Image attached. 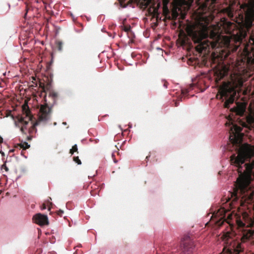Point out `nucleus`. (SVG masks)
Masks as SVG:
<instances>
[{"label": "nucleus", "instance_id": "obj_1", "mask_svg": "<svg viewBox=\"0 0 254 254\" xmlns=\"http://www.w3.org/2000/svg\"><path fill=\"white\" fill-rule=\"evenodd\" d=\"M242 128L236 125H232L230 130L229 140L238 150L237 156L232 155L230 157L232 165L238 167L239 176L235 183V187L232 192L229 191L227 202L231 209L238 207L242 203V199L251 194V186L250 185L251 174L254 169V160L251 163H245L243 169L242 165L249 158L254 157V148L253 149L248 144H243V134L241 133Z\"/></svg>", "mask_w": 254, "mask_h": 254}, {"label": "nucleus", "instance_id": "obj_2", "mask_svg": "<svg viewBox=\"0 0 254 254\" xmlns=\"http://www.w3.org/2000/svg\"><path fill=\"white\" fill-rule=\"evenodd\" d=\"M222 238L225 245L219 254H239L244 251L243 243L254 240V230L249 229L244 231L241 243L235 239L233 233L229 232L224 233Z\"/></svg>", "mask_w": 254, "mask_h": 254}, {"label": "nucleus", "instance_id": "obj_3", "mask_svg": "<svg viewBox=\"0 0 254 254\" xmlns=\"http://www.w3.org/2000/svg\"><path fill=\"white\" fill-rule=\"evenodd\" d=\"M243 84L242 78H236L230 82H223L219 87L216 97L222 101L226 100L224 104L225 108H229L230 105L234 103L237 92L242 91Z\"/></svg>", "mask_w": 254, "mask_h": 254}, {"label": "nucleus", "instance_id": "obj_4", "mask_svg": "<svg viewBox=\"0 0 254 254\" xmlns=\"http://www.w3.org/2000/svg\"><path fill=\"white\" fill-rule=\"evenodd\" d=\"M40 86L43 90L40 96L44 97L45 104L41 106L38 121L46 122L51 118L52 107L56 104L58 95L53 90L51 82H48L46 85Z\"/></svg>", "mask_w": 254, "mask_h": 254}, {"label": "nucleus", "instance_id": "obj_5", "mask_svg": "<svg viewBox=\"0 0 254 254\" xmlns=\"http://www.w3.org/2000/svg\"><path fill=\"white\" fill-rule=\"evenodd\" d=\"M189 34L194 43L197 44L195 49L199 53H201L203 50L205 51L209 48L210 43L206 39L209 35L210 38L213 40H217L219 37L218 32L209 29L206 26L198 30H191Z\"/></svg>", "mask_w": 254, "mask_h": 254}, {"label": "nucleus", "instance_id": "obj_6", "mask_svg": "<svg viewBox=\"0 0 254 254\" xmlns=\"http://www.w3.org/2000/svg\"><path fill=\"white\" fill-rule=\"evenodd\" d=\"M226 215V210L223 208H220L216 214H213L212 217H218L215 222V224L218 226H221L226 219L232 220L235 219L238 227H244L245 226V224L241 220V216L237 214H233L232 213H229L227 215Z\"/></svg>", "mask_w": 254, "mask_h": 254}, {"label": "nucleus", "instance_id": "obj_7", "mask_svg": "<svg viewBox=\"0 0 254 254\" xmlns=\"http://www.w3.org/2000/svg\"><path fill=\"white\" fill-rule=\"evenodd\" d=\"M181 245L183 246L182 251L184 254H190L192 253L194 250V242L189 236L184 237Z\"/></svg>", "mask_w": 254, "mask_h": 254}, {"label": "nucleus", "instance_id": "obj_8", "mask_svg": "<svg viewBox=\"0 0 254 254\" xmlns=\"http://www.w3.org/2000/svg\"><path fill=\"white\" fill-rule=\"evenodd\" d=\"M228 72V69L225 65H223L216 69L214 75L215 81L218 83L222 79L226 76Z\"/></svg>", "mask_w": 254, "mask_h": 254}, {"label": "nucleus", "instance_id": "obj_9", "mask_svg": "<svg viewBox=\"0 0 254 254\" xmlns=\"http://www.w3.org/2000/svg\"><path fill=\"white\" fill-rule=\"evenodd\" d=\"M33 221L40 226L49 224L48 218L47 215L41 213L35 214L33 217Z\"/></svg>", "mask_w": 254, "mask_h": 254}, {"label": "nucleus", "instance_id": "obj_10", "mask_svg": "<svg viewBox=\"0 0 254 254\" xmlns=\"http://www.w3.org/2000/svg\"><path fill=\"white\" fill-rule=\"evenodd\" d=\"M241 8L243 9L246 14L252 15L254 13V0H249L248 3L242 4Z\"/></svg>", "mask_w": 254, "mask_h": 254}, {"label": "nucleus", "instance_id": "obj_11", "mask_svg": "<svg viewBox=\"0 0 254 254\" xmlns=\"http://www.w3.org/2000/svg\"><path fill=\"white\" fill-rule=\"evenodd\" d=\"M170 0H163L164 8H167V5ZM174 3L177 7L185 8V6L188 5V2L186 0H174Z\"/></svg>", "mask_w": 254, "mask_h": 254}, {"label": "nucleus", "instance_id": "obj_12", "mask_svg": "<svg viewBox=\"0 0 254 254\" xmlns=\"http://www.w3.org/2000/svg\"><path fill=\"white\" fill-rule=\"evenodd\" d=\"M231 110L233 112H234L236 114V115L241 117H242L244 115L245 112V108L243 107L232 108L231 109Z\"/></svg>", "mask_w": 254, "mask_h": 254}, {"label": "nucleus", "instance_id": "obj_13", "mask_svg": "<svg viewBox=\"0 0 254 254\" xmlns=\"http://www.w3.org/2000/svg\"><path fill=\"white\" fill-rule=\"evenodd\" d=\"M28 124V121H26L24 120V118L23 117H18L17 118V121H15V125L17 127H20V125L26 126Z\"/></svg>", "mask_w": 254, "mask_h": 254}, {"label": "nucleus", "instance_id": "obj_14", "mask_svg": "<svg viewBox=\"0 0 254 254\" xmlns=\"http://www.w3.org/2000/svg\"><path fill=\"white\" fill-rule=\"evenodd\" d=\"M120 6L122 8H125L128 5H131L132 4V0H119Z\"/></svg>", "mask_w": 254, "mask_h": 254}, {"label": "nucleus", "instance_id": "obj_15", "mask_svg": "<svg viewBox=\"0 0 254 254\" xmlns=\"http://www.w3.org/2000/svg\"><path fill=\"white\" fill-rule=\"evenodd\" d=\"M20 148H22L23 150H25L30 147V145L26 142L22 141L21 143L17 144Z\"/></svg>", "mask_w": 254, "mask_h": 254}, {"label": "nucleus", "instance_id": "obj_16", "mask_svg": "<svg viewBox=\"0 0 254 254\" xmlns=\"http://www.w3.org/2000/svg\"><path fill=\"white\" fill-rule=\"evenodd\" d=\"M56 47L58 49V50L60 51H61L63 50V42L60 41H58L56 42Z\"/></svg>", "mask_w": 254, "mask_h": 254}, {"label": "nucleus", "instance_id": "obj_17", "mask_svg": "<svg viewBox=\"0 0 254 254\" xmlns=\"http://www.w3.org/2000/svg\"><path fill=\"white\" fill-rule=\"evenodd\" d=\"M74 152H78L77 146L76 144L73 145L72 148L70 149L69 151V153L72 155L74 153Z\"/></svg>", "mask_w": 254, "mask_h": 254}, {"label": "nucleus", "instance_id": "obj_18", "mask_svg": "<svg viewBox=\"0 0 254 254\" xmlns=\"http://www.w3.org/2000/svg\"><path fill=\"white\" fill-rule=\"evenodd\" d=\"M73 161L75 162L77 164L80 165L81 164V162L80 160L79 159L78 157H73Z\"/></svg>", "mask_w": 254, "mask_h": 254}, {"label": "nucleus", "instance_id": "obj_19", "mask_svg": "<svg viewBox=\"0 0 254 254\" xmlns=\"http://www.w3.org/2000/svg\"><path fill=\"white\" fill-rule=\"evenodd\" d=\"M189 90L188 89H184L182 90V94L183 95H187L189 93Z\"/></svg>", "mask_w": 254, "mask_h": 254}, {"label": "nucleus", "instance_id": "obj_20", "mask_svg": "<svg viewBox=\"0 0 254 254\" xmlns=\"http://www.w3.org/2000/svg\"><path fill=\"white\" fill-rule=\"evenodd\" d=\"M37 124V123H36L35 124V125H32V126L29 129V132L30 133H31L32 132V131H33V130H34L35 129H36V128H35V125H36Z\"/></svg>", "mask_w": 254, "mask_h": 254}, {"label": "nucleus", "instance_id": "obj_21", "mask_svg": "<svg viewBox=\"0 0 254 254\" xmlns=\"http://www.w3.org/2000/svg\"><path fill=\"white\" fill-rule=\"evenodd\" d=\"M130 30V26H124V30L126 32H128Z\"/></svg>", "mask_w": 254, "mask_h": 254}, {"label": "nucleus", "instance_id": "obj_22", "mask_svg": "<svg viewBox=\"0 0 254 254\" xmlns=\"http://www.w3.org/2000/svg\"><path fill=\"white\" fill-rule=\"evenodd\" d=\"M20 128V131L22 132L23 134H26L25 129H23V127H19Z\"/></svg>", "mask_w": 254, "mask_h": 254}, {"label": "nucleus", "instance_id": "obj_23", "mask_svg": "<svg viewBox=\"0 0 254 254\" xmlns=\"http://www.w3.org/2000/svg\"><path fill=\"white\" fill-rule=\"evenodd\" d=\"M63 213H64V211L62 210H60L57 212L58 215H60V216H62Z\"/></svg>", "mask_w": 254, "mask_h": 254}, {"label": "nucleus", "instance_id": "obj_24", "mask_svg": "<svg viewBox=\"0 0 254 254\" xmlns=\"http://www.w3.org/2000/svg\"><path fill=\"white\" fill-rule=\"evenodd\" d=\"M47 206L45 203H43L41 206V209L44 210L46 209Z\"/></svg>", "mask_w": 254, "mask_h": 254}, {"label": "nucleus", "instance_id": "obj_25", "mask_svg": "<svg viewBox=\"0 0 254 254\" xmlns=\"http://www.w3.org/2000/svg\"><path fill=\"white\" fill-rule=\"evenodd\" d=\"M26 108H28V106L27 105H24L22 107L23 110H26Z\"/></svg>", "mask_w": 254, "mask_h": 254}, {"label": "nucleus", "instance_id": "obj_26", "mask_svg": "<svg viewBox=\"0 0 254 254\" xmlns=\"http://www.w3.org/2000/svg\"><path fill=\"white\" fill-rule=\"evenodd\" d=\"M241 124L243 126V127H246L247 126V124L245 122H241Z\"/></svg>", "mask_w": 254, "mask_h": 254}, {"label": "nucleus", "instance_id": "obj_27", "mask_svg": "<svg viewBox=\"0 0 254 254\" xmlns=\"http://www.w3.org/2000/svg\"><path fill=\"white\" fill-rule=\"evenodd\" d=\"M29 110H26V111H25V113L26 114V116H28V114H29Z\"/></svg>", "mask_w": 254, "mask_h": 254}, {"label": "nucleus", "instance_id": "obj_28", "mask_svg": "<svg viewBox=\"0 0 254 254\" xmlns=\"http://www.w3.org/2000/svg\"><path fill=\"white\" fill-rule=\"evenodd\" d=\"M168 83L167 82H165L164 84V86L165 88H167Z\"/></svg>", "mask_w": 254, "mask_h": 254}, {"label": "nucleus", "instance_id": "obj_29", "mask_svg": "<svg viewBox=\"0 0 254 254\" xmlns=\"http://www.w3.org/2000/svg\"><path fill=\"white\" fill-rule=\"evenodd\" d=\"M26 9L27 11H28L29 10V8L28 7L27 5L26 6ZM26 14H27V13H25V16H26Z\"/></svg>", "mask_w": 254, "mask_h": 254}, {"label": "nucleus", "instance_id": "obj_30", "mask_svg": "<svg viewBox=\"0 0 254 254\" xmlns=\"http://www.w3.org/2000/svg\"><path fill=\"white\" fill-rule=\"evenodd\" d=\"M250 118L249 117H247V121L248 123H250Z\"/></svg>", "mask_w": 254, "mask_h": 254}, {"label": "nucleus", "instance_id": "obj_31", "mask_svg": "<svg viewBox=\"0 0 254 254\" xmlns=\"http://www.w3.org/2000/svg\"><path fill=\"white\" fill-rule=\"evenodd\" d=\"M20 127H23V129H26V126H24L20 125Z\"/></svg>", "mask_w": 254, "mask_h": 254}, {"label": "nucleus", "instance_id": "obj_32", "mask_svg": "<svg viewBox=\"0 0 254 254\" xmlns=\"http://www.w3.org/2000/svg\"><path fill=\"white\" fill-rule=\"evenodd\" d=\"M243 94L246 95L247 94V91L246 90H245L243 91Z\"/></svg>", "mask_w": 254, "mask_h": 254}, {"label": "nucleus", "instance_id": "obj_33", "mask_svg": "<svg viewBox=\"0 0 254 254\" xmlns=\"http://www.w3.org/2000/svg\"><path fill=\"white\" fill-rule=\"evenodd\" d=\"M178 106V103H177V102H175V106L177 107Z\"/></svg>", "mask_w": 254, "mask_h": 254}, {"label": "nucleus", "instance_id": "obj_34", "mask_svg": "<svg viewBox=\"0 0 254 254\" xmlns=\"http://www.w3.org/2000/svg\"><path fill=\"white\" fill-rule=\"evenodd\" d=\"M31 139V137H30V136L28 137V140H30Z\"/></svg>", "mask_w": 254, "mask_h": 254}, {"label": "nucleus", "instance_id": "obj_35", "mask_svg": "<svg viewBox=\"0 0 254 254\" xmlns=\"http://www.w3.org/2000/svg\"><path fill=\"white\" fill-rule=\"evenodd\" d=\"M5 169L6 171H7V170H8V168H7L6 166H5Z\"/></svg>", "mask_w": 254, "mask_h": 254}, {"label": "nucleus", "instance_id": "obj_36", "mask_svg": "<svg viewBox=\"0 0 254 254\" xmlns=\"http://www.w3.org/2000/svg\"><path fill=\"white\" fill-rule=\"evenodd\" d=\"M48 210H51V207H50V206L48 207Z\"/></svg>", "mask_w": 254, "mask_h": 254}, {"label": "nucleus", "instance_id": "obj_37", "mask_svg": "<svg viewBox=\"0 0 254 254\" xmlns=\"http://www.w3.org/2000/svg\"><path fill=\"white\" fill-rule=\"evenodd\" d=\"M23 151H24V150H23L21 151V154H24V153L23 152Z\"/></svg>", "mask_w": 254, "mask_h": 254}, {"label": "nucleus", "instance_id": "obj_38", "mask_svg": "<svg viewBox=\"0 0 254 254\" xmlns=\"http://www.w3.org/2000/svg\"><path fill=\"white\" fill-rule=\"evenodd\" d=\"M149 157V156H147V157H146V159H148Z\"/></svg>", "mask_w": 254, "mask_h": 254}, {"label": "nucleus", "instance_id": "obj_39", "mask_svg": "<svg viewBox=\"0 0 254 254\" xmlns=\"http://www.w3.org/2000/svg\"><path fill=\"white\" fill-rule=\"evenodd\" d=\"M49 203H50V205H52V202H49Z\"/></svg>", "mask_w": 254, "mask_h": 254}]
</instances>
